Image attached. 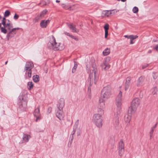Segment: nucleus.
Returning <instances> with one entry per match:
<instances>
[{
  "label": "nucleus",
  "instance_id": "7c9ffc66",
  "mask_svg": "<svg viewBox=\"0 0 158 158\" xmlns=\"http://www.w3.org/2000/svg\"><path fill=\"white\" fill-rule=\"evenodd\" d=\"M19 27H17V28H14L13 29H12L11 30H10L9 32L8 33L7 35L8 36H10V35L11 34V33L12 32H14L16 30H19Z\"/></svg>",
  "mask_w": 158,
  "mask_h": 158
},
{
  "label": "nucleus",
  "instance_id": "393cba45",
  "mask_svg": "<svg viewBox=\"0 0 158 158\" xmlns=\"http://www.w3.org/2000/svg\"><path fill=\"white\" fill-rule=\"evenodd\" d=\"M118 148L124 149V144L123 140H120L119 143Z\"/></svg>",
  "mask_w": 158,
  "mask_h": 158
},
{
  "label": "nucleus",
  "instance_id": "4d7b16f0",
  "mask_svg": "<svg viewBox=\"0 0 158 158\" xmlns=\"http://www.w3.org/2000/svg\"><path fill=\"white\" fill-rule=\"evenodd\" d=\"M7 62H8V61H6V62H5V64L6 65V64H7Z\"/></svg>",
  "mask_w": 158,
  "mask_h": 158
},
{
  "label": "nucleus",
  "instance_id": "a19ab883",
  "mask_svg": "<svg viewBox=\"0 0 158 158\" xmlns=\"http://www.w3.org/2000/svg\"><path fill=\"white\" fill-rule=\"evenodd\" d=\"M19 17V15H17L16 14H15L14 16V19L15 20H16L18 19Z\"/></svg>",
  "mask_w": 158,
  "mask_h": 158
},
{
  "label": "nucleus",
  "instance_id": "a878e982",
  "mask_svg": "<svg viewBox=\"0 0 158 158\" xmlns=\"http://www.w3.org/2000/svg\"><path fill=\"white\" fill-rule=\"evenodd\" d=\"M110 52V49L109 48H106L103 52V55L106 56L109 55Z\"/></svg>",
  "mask_w": 158,
  "mask_h": 158
},
{
  "label": "nucleus",
  "instance_id": "6e6552de",
  "mask_svg": "<svg viewBox=\"0 0 158 158\" xmlns=\"http://www.w3.org/2000/svg\"><path fill=\"white\" fill-rule=\"evenodd\" d=\"M140 100L139 98H135L133 99L131 102V105L137 108L140 104Z\"/></svg>",
  "mask_w": 158,
  "mask_h": 158
},
{
  "label": "nucleus",
  "instance_id": "8fccbe9b",
  "mask_svg": "<svg viewBox=\"0 0 158 158\" xmlns=\"http://www.w3.org/2000/svg\"><path fill=\"white\" fill-rule=\"evenodd\" d=\"M133 40H131L130 43L131 44H132L134 43V42L133 41Z\"/></svg>",
  "mask_w": 158,
  "mask_h": 158
},
{
  "label": "nucleus",
  "instance_id": "0eeeda50",
  "mask_svg": "<svg viewBox=\"0 0 158 158\" xmlns=\"http://www.w3.org/2000/svg\"><path fill=\"white\" fill-rule=\"evenodd\" d=\"M110 60V57H106L103 62L101 64V67L102 69L106 70L108 69L110 67V65L109 63Z\"/></svg>",
  "mask_w": 158,
  "mask_h": 158
},
{
  "label": "nucleus",
  "instance_id": "412c9836",
  "mask_svg": "<svg viewBox=\"0 0 158 158\" xmlns=\"http://www.w3.org/2000/svg\"><path fill=\"white\" fill-rule=\"evenodd\" d=\"M104 28L105 29V38H107L108 35V30L109 29V25L107 23L106 24L104 27Z\"/></svg>",
  "mask_w": 158,
  "mask_h": 158
},
{
  "label": "nucleus",
  "instance_id": "9d476101",
  "mask_svg": "<svg viewBox=\"0 0 158 158\" xmlns=\"http://www.w3.org/2000/svg\"><path fill=\"white\" fill-rule=\"evenodd\" d=\"M122 92L120 91L116 99V104H122Z\"/></svg>",
  "mask_w": 158,
  "mask_h": 158
},
{
  "label": "nucleus",
  "instance_id": "e433bc0d",
  "mask_svg": "<svg viewBox=\"0 0 158 158\" xmlns=\"http://www.w3.org/2000/svg\"><path fill=\"white\" fill-rule=\"evenodd\" d=\"M138 37V36L137 35H131L130 39L131 40H133L134 39H136Z\"/></svg>",
  "mask_w": 158,
  "mask_h": 158
},
{
  "label": "nucleus",
  "instance_id": "c03bdc74",
  "mask_svg": "<svg viewBox=\"0 0 158 158\" xmlns=\"http://www.w3.org/2000/svg\"><path fill=\"white\" fill-rule=\"evenodd\" d=\"M40 4H41L42 6L45 5L46 4V3L44 1H42Z\"/></svg>",
  "mask_w": 158,
  "mask_h": 158
},
{
  "label": "nucleus",
  "instance_id": "69168bd1",
  "mask_svg": "<svg viewBox=\"0 0 158 158\" xmlns=\"http://www.w3.org/2000/svg\"><path fill=\"white\" fill-rule=\"evenodd\" d=\"M103 112V110H102V113Z\"/></svg>",
  "mask_w": 158,
  "mask_h": 158
},
{
  "label": "nucleus",
  "instance_id": "423d86ee",
  "mask_svg": "<svg viewBox=\"0 0 158 158\" xmlns=\"http://www.w3.org/2000/svg\"><path fill=\"white\" fill-rule=\"evenodd\" d=\"M117 106L116 112L114 114V121L115 124L116 125H118L119 123V116L121 113L122 110V104H116Z\"/></svg>",
  "mask_w": 158,
  "mask_h": 158
},
{
  "label": "nucleus",
  "instance_id": "13d9d810",
  "mask_svg": "<svg viewBox=\"0 0 158 158\" xmlns=\"http://www.w3.org/2000/svg\"><path fill=\"white\" fill-rule=\"evenodd\" d=\"M142 97H143V95L142 94L141 95H140V98H142Z\"/></svg>",
  "mask_w": 158,
  "mask_h": 158
},
{
  "label": "nucleus",
  "instance_id": "c85d7f7f",
  "mask_svg": "<svg viewBox=\"0 0 158 158\" xmlns=\"http://www.w3.org/2000/svg\"><path fill=\"white\" fill-rule=\"evenodd\" d=\"M33 86V83L31 81H29L28 83L27 84V87L28 89L29 90L31 89Z\"/></svg>",
  "mask_w": 158,
  "mask_h": 158
},
{
  "label": "nucleus",
  "instance_id": "603ef678",
  "mask_svg": "<svg viewBox=\"0 0 158 158\" xmlns=\"http://www.w3.org/2000/svg\"><path fill=\"white\" fill-rule=\"evenodd\" d=\"M156 125H157V124H156L154 126L152 127V128L153 129H154L156 127Z\"/></svg>",
  "mask_w": 158,
  "mask_h": 158
},
{
  "label": "nucleus",
  "instance_id": "2f4dec72",
  "mask_svg": "<svg viewBox=\"0 0 158 158\" xmlns=\"http://www.w3.org/2000/svg\"><path fill=\"white\" fill-rule=\"evenodd\" d=\"M77 63L76 61H74V66L72 69V73H74L77 67Z\"/></svg>",
  "mask_w": 158,
  "mask_h": 158
},
{
  "label": "nucleus",
  "instance_id": "4c0bfd02",
  "mask_svg": "<svg viewBox=\"0 0 158 158\" xmlns=\"http://www.w3.org/2000/svg\"><path fill=\"white\" fill-rule=\"evenodd\" d=\"M157 91V89L156 87L153 88L152 89V94L153 95H155L156 94Z\"/></svg>",
  "mask_w": 158,
  "mask_h": 158
},
{
  "label": "nucleus",
  "instance_id": "3c124183",
  "mask_svg": "<svg viewBox=\"0 0 158 158\" xmlns=\"http://www.w3.org/2000/svg\"><path fill=\"white\" fill-rule=\"evenodd\" d=\"M152 52V50H149L148 51V53H150Z\"/></svg>",
  "mask_w": 158,
  "mask_h": 158
},
{
  "label": "nucleus",
  "instance_id": "2eb2a0df",
  "mask_svg": "<svg viewBox=\"0 0 158 158\" xmlns=\"http://www.w3.org/2000/svg\"><path fill=\"white\" fill-rule=\"evenodd\" d=\"M112 14L111 10H104L102 11L101 16L102 17H109L110 15Z\"/></svg>",
  "mask_w": 158,
  "mask_h": 158
},
{
  "label": "nucleus",
  "instance_id": "5701e85b",
  "mask_svg": "<svg viewBox=\"0 0 158 158\" xmlns=\"http://www.w3.org/2000/svg\"><path fill=\"white\" fill-rule=\"evenodd\" d=\"M131 115L127 114L125 116V121L126 123H129L131 119Z\"/></svg>",
  "mask_w": 158,
  "mask_h": 158
},
{
  "label": "nucleus",
  "instance_id": "49530a36",
  "mask_svg": "<svg viewBox=\"0 0 158 158\" xmlns=\"http://www.w3.org/2000/svg\"><path fill=\"white\" fill-rule=\"evenodd\" d=\"M148 64H145L142 65V68L143 69L145 68L146 67L148 66Z\"/></svg>",
  "mask_w": 158,
  "mask_h": 158
},
{
  "label": "nucleus",
  "instance_id": "ddd939ff",
  "mask_svg": "<svg viewBox=\"0 0 158 158\" xmlns=\"http://www.w3.org/2000/svg\"><path fill=\"white\" fill-rule=\"evenodd\" d=\"M64 105V101L63 98H60L59 101L57 105L58 109L62 110Z\"/></svg>",
  "mask_w": 158,
  "mask_h": 158
},
{
  "label": "nucleus",
  "instance_id": "1a4fd4ad",
  "mask_svg": "<svg viewBox=\"0 0 158 158\" xmlns=\"http://www.w3.org/2000/svg\"><path fill=\"white\" fill-rule=\"evenodd\" d=\"M62 110L58 109L56 113L57 117L60 120H62L64 117V114Z\"/></svg>",
  "mask_w": 158,
  "mask_h": 158
},
{
  "label": "nucleus",
  "instance_id": "864d4df0",
  "mask_svg": "<svg viewBox=\"0 0 158 158\" xmlns=\"http://www.w3.org/2000/svg\"><path fill=\"white\" fill-rule=\"evenodd\" d=\"M79 123V120H77L76 122V124H78Z\"/></svg>",
  "mask_w": 158,
  "mask_h": 158
},
{
  "label": "nucleus",
  "instance_id": "de8ad7c7",
  "mask_svg": "<svg viewBox=\"0 0 158 158\" xmlns=\"http://www.w3.org/2000/svg\"><path fill=\"white\" fill-rule=\"evenodd\" d=\"M64 34L65 35H67V36H69V37L70 36V35H71V34H70L69 33H68L67 32H64Z\"/></svg>",
  "mask_w": 158,
  "mask_h": 158
},
{
  "label": "nucleus",
  "instance_id": "680f3d73",
  "mask_svg": "<svg viewBox=\"0 0 158 158\" xmlns=\"http://www.w3.org/2000/svg\"><path fill=\"white\" fill-rule=\"evenodd\" d=\"M1 16L0 15V19H1Z\"/></svg>",
  "mask_w": 158,
  "mask_h": 158
},
{
  "label": "nucleus",
  "instance_id": "f257e3e1",
  "mask_svg": "<svg viewBox=\"0 0 158 158\" xmlns=\"http://www.w3.org/2000/svg\"><path fill=\"white\" fill-rule=\"evenodd\" d=\"M111 87L110 86H107L103 89L101 95L99 99V107L101 110L105 106V101L111 95Z\"/></svg>",
  "mask_w": 158,
  "mask_h": 158
},
{
  "label": "nucleus",
  "instance_id": "c9c22d12",
  "mask_svg": "<svg viewBox=\"0 0 158 158\" xmlns=\"http://www.w3.org/2000/svg\"><path fill=\"white\" fill-rule=\"evenodd\" d=\"M132 11L133 12V13H137L138 12V9L137 7L135 6L133 8Z\"/></svg>",
  "mask_w": 158,
  "mask_h": 158
},
{
  "label": "nucleus",
  "instance_id": "b1692460",
  "mask_svg": "<svg viewBox=\"0 0 158 158\" xmlns=\"http://www.w3.org/2000/svg\"><path fill=\"white\" fill-rule=\"evenodd\" d=\"M47 10H46L43 11L39 15H38L37 17L38 19H40L42 17H43L46 14Z\"/></svg>",
  "mask_w": 158,
  "mask_h": 158
},
{
  "label": "nucleus",
  "instance_id": "4be33fe9",
  "mask_svg": "<svg viewBox=\"0 0 158 158\" xmlns=\"http://www.w3.org/2000/svg\"><path fill=\"white\" fill-rule=\"evenodd\" d=\"M3 25L7 28L8 30H10L11 28L13 27V24L11 23H8L6 24V23L5 25Z\"/></svg>",
  "mask_w": 158,
  "mask_h": 158
},
{
  "label": "nucleus",
  "instance_id": "bf43d9fd",
  "mask_svg": "<svg viewBox=\"0 0 158 158\" xmlns=\"http://www.w3.org/2000/svg\"><path fill=\"white\" fill-rule=\"evenodd\" d=\"M8 23H11L10 21L9 20H8Z\"/></svg>",
  "mask_w": 158,
  "mask_h": 158
},
{
  "label": "nucleus",
  "instance_id": "bb28decb",
  "mask_svg": "<svg viewBox=\"0 0 158 158\" xmlns=\"http://www.w3.org/2000/svg\"><path fill=\"white\" fill-rule=\"evenodd\" d=\"M33 79L35 82H37L39 81V77L38 75H34L33 77Z\"/></svg>",
  "mask_w": 158,
  "mask_h": 158
},
{
  "label": "nucleus",
  "instance_id": "052dcab7",
  "mask_svg": "<svg viewBox=\"0 0 158 158\" xmlns=\"http://www.w3.org/2000/svg\"><path fill=\"white\" fill-rule=\"evenodd\" d=\"M1 24H2V23H0V27H1Z\"/></svg>",
  "mask_w": 158,
  "mask_h": 158
},
{
  "label": "nucleus",
  "instance_id": "5fc2aeb1",
  "mask_svg": "<svg viewBox=\"0 0 158 158\" xmlns=\"http://www.w3.org/2000/svg\"><path fill=\"white\" fill-rule=\"evenodd\" d=\"M60 2V0H56V2L57 3H59V2Z\"/></svg>",
  "mask_w": 158,
  "mask_h": 158
},
{
  "label": "nucleus",
  "instance_id": "7ed1b4c3",
  "mask_svg": "<svg viewBox=\"0 0 158 158\" xmlns=\"http://www.w3.org/2000/svg\"><path fill=\"white\" fill-rule=\"evenodd\" d=\"M98 78V70L95 67H92V69L90 71V74L89 77V85H92L93 81L96 84Z\"/></svg>",
  "mask_w": 158,
  "mask_h": 158
},
{
  "label": "nucleus",
  "instance_id": "aec40b11",
  "mask_svg": "<svg viewBox=\"0 0 158 158\" xmlns=\"http://www.w3.org/2000/svg\"><path fill=\"white\" fill-rule=\"evenodd\" d=\"M31 138L30 135L23 134V142H27L28 141L29 139Z\"/></svg>",
  "mask_w": 158,
  "mask_h": 158
},
{
  "label": "nucleus",
  "instance_id": "6ab92c4d",
  "mask_svg": "<svg viewBox=\"0 0 158 158\" xmlns=\"http://www.w3.org/2000/svg\"><path fill=\"white\" fill-rule=\"evenodd\" d=\"M67 25L69 28L72 30L73 32L76 33L79 32V30L76 29L75 25H73L72 23L68 24Z\"/></svg>",
  "mask_w": 158,
  "mask_h": 158
},
{
  "label": "nucleus",
  "instance_id": "37998d69",
  "mask_svg": "<svg viewBox=\"0 0 158 158\" xmlns=\"http://www.w3.org/2000/svg\"><path fill=\"white\" fill-rule=\"evenodd\" d=\"M70 37L72 38V39H74L76 41H77L78 40V39L77 38H76L75 36L71 34Z\"/></svg>",
  "mask_w": 158,
  "mask_h": 158
},
{
  "label": "nucleus",
  "instance_id": "39448f33",
  "mask_svg": "<svg viewBox=\"0 0 158 158\" xmlns=\"http://www.w3.org/2000/svg\"><path fill=\"white\" fill-rule=\"evenodd\" d=\"M93 121L98 127H101L102 125V115L100 114H95L93 116Z\"/></svg>",
  "mask_w": 158,
  "mask_h": 158
},
{
  "label": "nucleus",
  "instance_id": "dca6fc26",
  "mask_svg": "<svg viewBox=\"0 0 158 158\" xmlns=\"http://www.w3.org/2000/svg\"><path fill=\"white\" fill-rule=\"evenodd\" d=\"M137 108L134 107L131 105V106L129 107L128 109V114L131 115L135 113L136 111Z\"/></svg>",
  "mask_w": 158,
  "mask_h": 158
},
{
  "label": "nucleus",
  "instance_id": "473e14b6",
  "mask_svg": "<svg viewBox=\"0 0 158 158\" xmlns=\"http://www.w3.org/2000/svg\"><path fill=\"white\" fill-rule=\"evenodd\" d=\"M6 28V27L4 26L1 27V31L4 34H6L7 32V31Z\"/></svg>",
  "mask_w": 158,
  "mask_h": 158
},
{
  "label": "nucleus",
  "instance_id": "9b49d317",
  "mask_svg": "<svg viewBox=\"0 0 158 158\" xmlns=\"http://www.w3.org/2000/svg\"><path fill=\"white\" fill-rule=\"evenodd\" d=\"M61 5L64 9L69 10H73L76 9L75 5L68 6L66 5L65 4H62Z\"/></svg>",
  "mask_w": 158,
  "mask_h": 158
},
{
  "label": "nucleus",
  "instance_id": "72a5a7b5",
  "mask_svg": "<svg viewBox=\"0 0 158 158\" xmlns=\"http://www.w3.org/2000/svg\"><path fill=\"white\" fill-rule=\"evenodd\" d=\"M10 12L9 10H6L4 13V16L5 17H8L10 15Z\"/></svg>",
  "mask_w": 158,
  "mask_h": 158
},
{
  "label": "nucleus",
  "instance_id": "f704fd0d",
  "mask_svg": "<svg viewBox=\"0 0 158 158\" xmlns=\"http://www.w3.org/2000/svg\"><path fill=\"white\" fill-rule=\"evenodd\" d=\"M131 79V77H127L126 79L125 83L129 84Z\"/></svg>",
  "mask_w": 158,
  "mask_h": 158
},
{
  "label": "nucleus",
  "instance_id": "f8f14e48",
  "mask_svg": "<svg viewBox=\"0 0 158 158\" xmlns=\"http://www.w3.org/2000/svg\"><path fill=\"white\" fill-rule=\"evenodd\" d=\"M144 77L143 76H140L137 80L136 82V85L137 87H139L143 85L144 84Z\"/></svg>",
  "mask_w": 158,
  "mask_h": 158
},
{
  "label": "nucleus",
  "instance_id": "ea45409f",
  "mask_svg": "<svg viewBox=\"0 0 158 158\" xmlns=\"http://www.w3.org/2000/svg\"><path fill=\"white\" fill-rule=\"evenodd\" d=\"M6 19L5 17H3L2 19V25H5V23H6Z\"/></svg>",
  "mask_w": 158,
  "mask_h": 158
},
{
  "label": "nucleus",
  "instance_id": "f03ea898",
  "mask_svg": "<svg viewBox=\"0 0 158 158\" xmlns=\"http://www.w3.org/2000/svg\"><path fill=\"white\" fill-rule=\"evenodd\" d=\"M60 43H57L54 37L52 36L50 38V40L48 44V47L50 49L54 50H62L64 47L60 46Z\"/></svg>",
  "mask_w": 158,
  "mask_h": 158
},
{
  "label": "nucleus",
  "instance_id": "20e7f679",
  "mask_svg": "<svg viewBox=\"0 0 158 158\" xmlns=\"http://www.w3.org/2000/svg\"><path fill=\"white\" fill-rule=\"evenodd\" d=\"M34 67L33 63L31 62H27L24 67V71H25L26 78L27 79L31 77V69Z\"/></svg>",
  "mask_w": 158,
  "mask_h": 158
},
{
  "label": "nucleus",
  "instance_id": "f3484780",
  "mask_svg": "<svg viewBox=\"0 0 158 158\" xmlns=\"http://www.w3.org/2000/svg\"><path fill=\"white\" fill-rule=\"evenodd\" d=\"M23 98L22 97L21 99L19 98L20 101L19 102V105L20 108L23 107L25 108L27 105V102L26 101L23 100Z\"/></svg>",
  "mask_w": 158,
  "mask_h": 158
},
{
  "label": "nucleus",
  "instance_id": "a211bd4d",
  "mask_svg": "<svg viewBox=\"0 0 158 158\" xmlns=\"http://www.w3.org/2000/svg\"><path fill=\"white\" fill-rule=\"evenodd\" d=\"M50 21L48 20H42L41 21L40 23V26L43 28H46L48 24L49 23Z\"/></svg>",
  "mask_w": 158,
  "mask_h": 158
},
{
  "label": "nucleus",
  "instance_id": "09e8293b",
  "mask_svg": "<svg viewBox=\"0 0 158 158\" xmlns=\"http://www.w3.org/2000/svg\"><path fill=\"white\" fill-rule=\"evenodd\" d=\"M131 35H124V37L125 38H127L128 39H130V37Z\"/></svg>",
  "mask_w": 158,
  "mask_h": 158
},
{
  "label": "nucleus",
  "instance_id": "58836bf2",
  "mask_svg": "<svg viewBox=\"0 0 158 158\" xmlns=\"http://www.w3.org/2000/svg\"><path fill=\"white\" fill-rule=\"evenodd\" d=\"M154 129L152 128H151V130L150 132V137L151 138L152 137L153 133L154 132Z\"/></svg>",
  "mask_w": 158,
  "mask_h": 158
},
{
  "label": "nucleus",
  "instance_id": "6e6d98bb",
  "mask_svg": "<svg viewBox=\"0 0 158 158\" xmlns=\"http://www.w3.org/2000/svg\"><path fill=\"white\" fill-rule=\"evenodd\" d=\"M153 78L154 79H156L157 78V77L156 76H155L154 77H153Z\"/></svg>",
  "mask_w": 158,
  "mask_h": 158
},
{
  "label": "nucleus",
  "instance_id": "4468645a",
  "mask_svg": "<svg viewBox=\"0 0 158 158\" xmlns=\"http://www.w3.org/2000/svg\"><path fill=\"white\" fill-rule=\"evenodd\" d=\"M40 107L38 106L37 108L35 109L34 112V115L36 117V121L37 122V120L40 119Z\"/></svg>",
  "mask_w": 158,
  "mask_h": 158
},
{
  "label": "nucleus",
  "instance_id": "79ce46f5",
  "mask_svg": "<svg viewBox=\"0 0 158 158\" xmlns=\"http://www.w3.org/2000/svg\"><path fill=\"white\" fill-rule=\"evenodd\" d=\"M129 84H127L125 83V90L126 91L127 90V89H128V88H129Z\"/></svg>",
  "mask_w": 158,
  "mask_h": 158
},
{
  "label": "nucleus",
  "instance_id": "0e129e2a",
  "mask_svg": "<svg viewBox=\"0 0 158 158\" xmlns=\"http://www.w3.org/2000/svg\"><path fill=\"white\" fill-rule=\"evenodd\" d=\"M91 23H93V21H92V22H91Z\"/></svg>",
  "mask_w": 158,
  "mask_h": 158
},
{
  "label": "nucleus",
  "instance_id": "a18cd8bd",
  "mask_svg": "<svg viewBox=\"0 0 158 158\" xmlns=\"http://www.w3.org/2000/svg\"><path fill=\"white\" fill-rule=\"evenodd\" d=\"M153 49H155L158 52V44L156 45L155 47L153 48Z\"/></svg>",
  "mask_w": 158,
  "mask_h": 158
},
{
  "label": "nucleus",
  "instance_id": "e2e57ef3",
  "mask_svg": "<svg viewBox=\"0 0 158 158\" xmlns=\"http://www.w3.org/2000/svg\"><path fill=\"white\" fill-rule=\"evenodd\" d=\"M142 92L141 91H140V93L141 94V92Z\"/></svg>",
  "mask_w": 158,
  "mask_h": 158
},
{
  "label": "nucleus",
  "instance_id": "cd10ccee",
  "mask_svg": "<svg viewBox=\"0 0 158 158\" xmlns=\"http://www.w3.org/2000/svg\"><path fill=\"white\" fill-rule=\"evenodd\" d=\"M124 149L118 148V152L119 156H122L124 152Z\"/></svg>",
  "mask_w": 158,
  "mask_h": 158
},
{
  "label": "nucleus",
  "instance_id": "c756f323",
  "mask_svg": "<svg viewBox=\"0 0 158 158\" xmlns=\"http://www.w3.org/2000/svg\"><path fill=\"white\" fill-rule=\"evenodd\" d=\"M110 143L111 144H114L115 142V138L114 136L111 137L109 140Z\"/></svg>",
  "mask_w": 158,
  "mask_h": 158
}]
</instances>
